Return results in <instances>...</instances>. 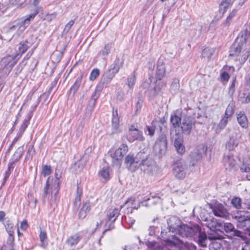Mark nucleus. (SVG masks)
Listing matches in <instances>:
<instances>
[{"label":"nucleus","mask_w":250,"mask_h":250,"mask_svg":"<svg viewBox=\"0 0 250 250\" xmlns=\"http://www.w3.org/2000/svg\"><path fill=\"white\" fill-rule=\"evenodd\" d=\"M178 232L183 237L197 239L198 244L202 247L207 246L208 238L211 240H214L222 239L223 238L221 235L218 234L216 232L212 234H209L207 236L206 233L202 231L200 227L197 225L189 226L185 224H182Z\"/></svg>","instance_id":"f257e3e1"},{"label":"nucleus","mask_w":250,"mask_h":250,"mask_svg":"<svg viewBox=\"0 0 250 250\" xmlns=\"http://www.w3.org/2000/svg\"><path fill=\"white\" fill-rule=\"evenodd\" d=\"M250 55V45L246 41V35H239L229 50V60L237 64L244 63Z\"/></svg>","instance_id":"f03ea898"},{"label":"nucleus","mask_w":250,"mask_h":250,"mask_svg":"<svg viewBox=\"0 0 250 250\" xmlns=\"http://www.w3.org/2000/svg\"><path fill=\"white\" fill-rule=\"evenodd\" d=\"M119 214V209L114 208H111L105 212L99 214L97 216V228L104 224L105 229L103 233L104 234L107 230L114 228V223Z\"/></svg>","instance_id":"7ed1b4c3"},{"label":"nucleus","mask_w":250,"mask_h":250,"mask_svg":"<svg viewBox=\"0 0 250 250\" xmlns=\"http://www.w3.org/2000/svg\"><path fill=\"white\" fill-rule=\"evenodd\" d=\"M19 54L9 55L3 57L0 60V71L4 74H8L17 63L19 58Z\"/></svg>","instance_id":"20e7f679"},{"label":"nucleus","mask_w":250,"mask_h":250,"mask_svg":"<svg viewBox=\"0 0 250 250\" xmlns=\"http://www.w3.org/2000/svg\"><path fill=\"white\" fill-rule=\"evenodd\" d=\"M128 151V147L126 145L122 144L116 149L110 150V156L113 165L120 167L124 156Z\"/></svg>","instance_id":"39448f33"},{"label":"nucleus","mask_w":250,"mask_h":250,"mask_svg":"<svg viewBox=\"0 0 250 250\" xmlns=\"http://www.w3.org/2000/svg\"><path fill=\"white\" fill-rule=\"evenodd\" d=\"M143 158H145V153L142 152L138 153L135 157L128 154L125 158V163L131 170L134 171L139 167Z\"/></svg>","instance_id":"423d86ee"},{"label":"nucleus","mask_w":250,"mask_h":250,"mask_svg":"<svg viewBox=\"0 0 250 250\" xmlns=\"http://www.w3.org/2000/svg\"><path fill=\"white\" fill-rule=\"evenodd\" d=\"M187 166L185 163L181 160L175 161L172 167L173 173L175 177L178 179H183L186 176Z\"/></svg>","instance_id":"0eeeda50"},{"label":"nucleus","mask_w":250,"mask_h":250,"mask_svg":"<svg viewBox=\"0 0 250 250\" xmlns=\"http://www.w3.org/2000/svg\"><path fill=\"white\" fill-rule=\"evenodd\" d=\"M126 138L130 142H133L135 141H143L145 140V137L143 136L142 131L138 129L134 125L129 126L128 131L126 134Z\"/></svg>","instance_id":"6e6552de"},{"label":"nucleus","mask_w":250,"mask_h":250,"mask_svg":"<svg viewBox=\"0 0 250 250\" xmlns=\"http://www.w3.org/2000/svg\"><path fill=\"white\" fill-rule=\"evenodd\" d=\"M25 29V26L21 23L20 21H16L9 26L6 33L10 37V40L15 36H19Z\"/></svg>","instance_id":"1a4fd4ad"},{"label":"nucleus","mask_w":250,"mask_h":250,"mask_svg":"<svg viewBox=\"0 0 250 250\" xmlns=\"http://www.w3.org/2000/svg\"><path fill=\"white\" fill-rule=\"evenodd\" d=\"M167 148V140L166 136L164 135H161L156 141L154 149L157 154H164Z\"/></svg>","instance_id":"9d476101"},{"label":"nucleus","mask_w":250,"mask_h":250,"mask_svg":"<svg viewBox=\"0 0 250 250\" xmlns=\"http://www.w3.org/2000/svg\"><path fill=\"white\" fill-rule=\"evenodd\" d=\"M195 120L190 117L184 118L181 124L182 132L185 134L189 135L195 126Z\"/></svg>","instance_id":"9b49d317"},{"label":"nucleus","mask_w":250,"mask_h":250,"mask_svg":"<svg viewBox=\"0 0 250 250\" xmlns=\"http://www.w3.org/2000/svg\"><path fill=\"white\" fill-rule=\"evenodd\" d=\"M139 167L144 172L151 173L155 168L154 162L151 159H147L145 154V158L142 159Z\"/></svg>","instance_id":"f8f14e48"},{"label":"nucleus","mask_w":250,"mask_h":250,"mask_svg":"<svg viewBox=\"0 0 250 250\" xmlns=\"http://www.w3.org/2000/svg\"><path fill=\"white\" fill-rule=\"evenodd\" d=\"M223 163L226 169L228 170L231 171L236 169V162L232 154L225 155Z\"/></svg>","instance_id":"ddd939ff"},{"label":"nucleus","mask_w":250,"mask_h":250,"mask_svg":"<svg viewBox=\"0 0 250 250\" xmlns=\"http://www.w3.org/2000/svg\"><path fill=\"white\" fill-rule=\"evenodd\" d=\"M182 243V241L176 237L171 239H168L166 241V246L161 248H155L154 250H175L177 245Z\"/></svg>","instance_id":"4468645a"},{"label":"nucleus","mask_w":250,"mask_h":250,"mask_svg":"<svg viewBox=\"0 0 250 250\" xmlns=\"http://www.w3.org/2000/svg\"><path fill=\"white\" fill-rule=\"evenodd\" d=\"M167 229L169 232H177L182 223L177 217L172 216L167 220Z\"/></svg>","instance_id":"2eb2a0df"},{"label":"nucleus","mask_w":250,"mask_h":250,"mask_svg":"<svg viewBox=\"0 0 250 250\" xmlns=\"http://www.w3.org/2000/svg\"><path fill=\"white\" fill-rule=\"evenodd\" d=\"M205 151L206 149L203 145L198 146L190 155L191 160L193 162H196L200 160Z\"/></svg>","instance_id":"dca6fc26"},{"label":"nucleus","mask_w":250,"mask_h":250,"mask_svg":"<svg viewBox=\"0 0 250 250\" xmlns=\"http://www.w3.org/2000/svg\"><path fill=\"white\" fill-rule=\"evenodd\" d=\"M237 219L238 221L239 222V225L244 228V229L247 231L246 233L250 235V217L248 216L240 215L235 216Z\"/></svg>","instance_id":"f3484780"},{"label":"nucleus","mask_w":250,"mask_h":250,"mask_svg":"<svg viewBox=\"0 0 250 250\" xmlns=\"http://www.w3.org/2000/svg\"><path fill=\"white\" fill-rule=\"evenodd\" d=\"M239 168L242 172L246 173V178L248 180H250V156L243 159Z\"/></svg>","instance_id":"a211bd4d"},{"label":"nucleus","mask_w":250,"mask_h":250,"mask_svg":"<svg viewBox=\"0 0 250 250\" xmlns=\"http://www.w3.org/2000/svg\"><path fill=\"white\" fill-rule=\"evenodd\" d=\"M51 193L52 194L54 193L55 195L57 193H55V184H53L50 178H48L46 182L45 186L44 188V191L42 194L43 198L44 199L48 198L49 195Z\"/></svg>","instance_id":"6ab92c4d"},{"label":"nucleus","mask_w":250,"mask_h":250,"mask_svg":"<svg viewBox=\"0 0 250 250\" xmlns=\"http://www.w3.org/2000/svg\"><path fill=\"white\" fill-rule=\"evenodd\" d=\"M214 214L218 217H226L228 216V212L223 205L216 204L212 208Z\"/></svg>","instance_id":"aec40b11"},{"label":"nucleus","mask_w":250,"mask_h":250,"mask_svg":"<svg viewBox=\"0 0 250 250\" xmlns=\"http://www.w3.org/2000/svg\"><path fill=\"white\" fill-rule=\"evenodd\" d=\"M240 138L239 134H232L226 144V147L229 150H233L238 146Z\"/></svg>","instance_id":"412c9836"},{"label":"nucleus","mask_w":250,"mask_h":250,"mask_svg":"<svg viewBox=\"0 0 250 250\" xmlns=\"http://www.w3.org/2000/svg\"><path fill=\"white\" fill-rule=\"evenodd\" d=\"M112 129L113 133H118L121 131L120 128L119 117L117 110L113 112Z\"/></svg>","instance_id":"4be33fe9"},{"label":"nucleus","mask_w":250,"mask_h":250,"mask_svg":"<svg viewBox=\"0 0 250 250\" xmlns=\"http://www.w3.org/2000/svg\"><path fill=\"white\" fill-rule=\"evenodd\" d=\"M237 120L239 125L243 128L248 127V120L245 113L240 111L237 114Z\"/></svg>","instance_id":"5701e85b"},{"label":"nucleus","mask_w":250,"mask_h":250,"mask_svg":"<svg viewBox=\"0 0 250 250\" xmlns=\"http://www.w3.org/2000/svg\"><path fill=\"white\" fill-rule=\"evenodd\" d=\"M166 75V67L162 62H159L155 73V78L162 80Z\"/></svg>","instance_id":"b1692460"},{"label":"nucleus","mask_w":250,"mask_h":250,"mask_svg":"<svg viewBox=\"0 0 250 250\" xmlns=\"http://www.w3.org/2000/svg\"><path fill=\"white\" fill-rule=\"evenodd\" d=\"M234 0H222L219 4V11L222 16L225 14L228 9L230 7Z\"/></svg>","instance_id":"393cba45"},{"label":"nucleus","mask_w":250,"mask_h":250,"mask_svg":"<svg viewBox=\"0 0 250 250\" xmlns=\"http://www.w3.org/2000/svg\"><path fill=\"white\" fill-rule=\"evenodd\" d=\"M174 146L180 155H183L185 152V148L183 145V139L178 137L174 141Z\"/></svg>","instance_id":"a878e982"},{"label":"nucleus","mask_w":250,"mask_h":250,"mask_svg":"<svg viewBox=\"0 0 250 250\" xmlns=\"http://www.w3.org/2000/svg\"><path fill=\"white\" fill-rule=\"evenodd\" d=\"M81 238V236L79 234L76 233L68 237L66 240V243L68 246L72 247L73 246L76 245L79 243Z\"/></svg>","instance_id":"bb28decb"},{"label":"nucleus","mask_w":250,"mask_h":250,"mask_svg":"<svg viewBox=\"0 0 250 250\" xmlns=\"http://www.w3.org/2000/svg\"><path fill=\"white\" fill-rule=\"evenodd\" d=\"M216 48L211 47H206L202 51V57L206 58L208 60L211 59V57L215 53Z\"/></svg>","instance_id":"cd10ccee"},{"label":"nucleus","mask_w":250,"mask_h":250,"mask_svg":"<svg viewBox=\"0 0 250 250\" xmlns=\"http://www.w3.org/2000/svg\"><path fill=\"white\" fill-rule=\"evenodd\" d=\"M38 13V10L36 9L33 13H31L28 16H27L24 20L20 21L21 23H22V25H25L26 28L30 24V21L35 18Z\"/></svg>","instance_id":"c85d7f7f"},{"label":"nucleus","mask_w":250,"mask_h":250,"mask_svg":"<svg viewBox=\"0 0 250 250\" xmlns=\"http://www.w3.org/2000/svg\"><path fill=\"white\" fill-rule=\"evenodd\" d=\"M91 204L89 201L85 202L79 212V217L84 218L90 210Z\"/></svg>","instance_id":"c756f323"},{"label":"nucleus","mask_w":250,"mask_h":250,"mask_svg":"<svg viewBox=\"0 0 250 250\" xmlns=\"http://www.w3.org/2000/svg\"><path fill=\"white\" fill-rule=\"evenodd\" d=\"M208 227L210 229L218 230L220 228L223 227V222H220L215 219H212L209 220L208 223Z\"/></svg>","instance_id":"7c9ffc66"},{"label":"nucleus","mask_w":250,"mask_h":250,"mask_svg":"<svg viewBox=\"0 0 250 250\" xmlns=\"http://www.w3.org/2000/svg\"><path fill=\"white\" fill-rule=\"evenodd\" d=\"M180 87L179 79L176 78H174L170 85V91L173 94H176L179 92Z\"/></svg>","instance_id":"2f4dec72"},{"label":"nucleus","mask_w":250,"mask_h":250,"mask_svg":"<svg viewBox=\"0 0 250 250\" xmlns=\"http://www.w3.org/2000/svg\"><path fill=\"white\" fill-rule=\"evenodd\" d=\"M116 73L110 68L106 71L103 76L104 82L106 83L110 82L114 78Z\"/></svg>","instance_id":"473e14b6"},{"label":"nucleus","mask_w":250,"mask_h":250,"mask_svg":"<svg viewBox=\"0 0 250 250\" xmlns=\"http://www.w3.org/2000/svg\"><path fill=\"white\" fill-rule=\"evenodd\" d=\"M155 86L153 88L155 93H158L161 90L162 88L166 85V82L162 80L156 79Z\"/></svg>","instance_id":"72a5a7b5"},{"label":"nucleus","mask_w":250,"mask_h":250,"mask_svg":"<svg viewBox=\"0 0 250 250\" xmlns=\"http://www.w3.org/2000/svg\"><path fill=\"white\" fill-rule=\"evenodd\" d=\"M39 237L41 242V246L43 248L46 247L48 245V238L46 231L41 230Z\"/></svg>","instance_id":"f704fd0d"},{"label":"nucleus","mask_w":250,"mask_h":250,"mask_svg":"<svg viewBox=\"0 0 250 250\" xmlns=\"http://www.w3.org/2000/svg\"><path fill=\"white\" fill-rule=\"evenodd\" d=\"M134 202L135 199L133 197H130L128 198V200H126L124 204V205L127 206V209H131L130 213L132 212V209H137L140 207V205H138L137 206H134ZM128 212H129V210H128Z\"/></svg>","instance_id":"c9c22d12"},{"label":"nucleus","mask_w":250,"mask_h":250,"mask_svg":"<svg viewBox=\"0 0 250 250\" xmlns=\"http://www.w3.org/2000/svg\"><path fill=\"white\" fill-rule=\"evenodd\" d=\"M234 111L235 103L232 101L229 102L227 106L225 111V115L230 118L233 114Z\"/></svg>","instance_id":"e433bc0d"},{"label":"nucleus","mask_w":250,"mask_h":250,"mask_svg":"<svg viewBox=\"0 0 250 250\" xmlns=\"http://www.w3.org/2000/svg\"><path fill=\"white\" fill-rule=\"evenodd\" d=\"M62 176V172L59 169H56L55 171V178L56 180H55V193H58L59 190V187L60 185V181L59 179L61 178Z\"/></svg>","instance_id":"4c0bfd02"},{"label":"nucleus","mask_w":250,"mask_h":250,"mask_svg":"<svg viewBox=\"0 0 250 250\" xmlns=\"http://www.w3.org/2000/svg\"><path fill=\"white\" fill-rule=\"evenodd\" d=\"M30 46L31 44L28 45L27 41L21 42L19 47V54L24 53Z\"/></svg>","instance_id":"58836bf2"},{"label":"nucleus","mask_w":250,"mask_h":250,"mask_svg":"<svg viewBox=\"0 0 250 250\" xmlns=\"http://www.w3.org/2000/svg\"><path fill=\"white\" fill-rule=\"evenodd\" d=\"M99 175L103 177L105 180H107L110 178L109 172L108 170V168L107 167H103L100 171H99Z\"/></svg>","instance_id":"ea45409f"},{"label":"nucleus","mask_w":250,"mask_h":250,"mask_svg":"<svg viewBox=\"0 0 250 250\" xmlns=\"http://www.w3.org/2000/svg\"><path fill=\"white\" fill-rule=\"evenodd\" d=\"M181 120V118L176 115H171L170 118V122L175 128L179 126Z\"/></svg>","instance_id":"a19ab883"},{"label":"nucleus","mask_w":250,"mask_h":250,"mask_svg":"<svg viewBox=\"0 0 250 250\" xmlns=\"http://www.w3.org/2000/svg\"><path fill=\"white\" fill-rule=\"evenodd\" d=\"M122 65V62H120V60H116L114 63L110 66V68L116 74L119 71Z\"/></svg>","instance_id":"79ce46f5"},{"label":"nucleus","mask_w":250,"mask_h":250,"mask_svg":"<svg viewBox=\"0 0 250 250\" xmlns=\"http://www.w3.org/2000/svg\"><path fill=\"white\" fill-rule=\"evenodd\" d=\"M111 47L112 45L110 43L105 44L101 51L102 56L104 57L107 56L109 54Z\"/></svg>","instance_id":"37998d69"},{"label":"nucleus","mask_w":250,"mask_h":250,"mask_svg":"<svg viewBox=\"0 0 250 250\" xmlns=\"http://www.w3.org/2000/svg\"><path fill=\"white\" fill-rule=\"evenodd\" d=\"M236 12L237 10H236L235 9H233L229 13V15L227 17L225 22V24L226 26H229L231 23L232 19L235 17Z\"/></svg>","instance_id":"c03bdc74"},{"label":"nucleus","mask_w":250,"mask_h":250,"mask_svg":"<svg viewBox=\"0 0 250 250\" xmlns=\"http://www.w3.org/2000/svg\"><path fill=\"white\" fill-rule=\"evenodd\" d=\"M5 229L6 230V231L8 233L9 235L14 234V226L13 224L11 223L9 221H7L5 225Z\"/></svg>","instance_id":"a18cd8bd"},{"label":"nucleus","mask_w":250,"mask_h":250,"mask_svg":"<svg viewBox=\"0 0 250 250\" xmlns=\"http://www.w3.org/2000/svg\"><path fill=\"white\" fill-rule=\"evenodd\" d=\"M229 118V117L224 115V117L221 120L218 124V127L220 129H223L226 127L228 123Z\"/></svg>","instance_id":"49530a36"},{"label":"nucleus","mask_w":250,"mask_h":250,"mask_svg":"<svg viewBox=\"0 0 250 250\" xmlns=\"http://www.w3.org/2000/svg\"><path fill=\"white\" fill-rule=\"evenodd\" d=\"M136 77L134 74H131L127 78V84L129 88H132L135 84Z\"/></svg>","instance_id":"de8ad7c7"},{"label":"nucleus","mask_w":250,"mask_h":250,"mask_svg":"<svg viewBox=\"0 0 250 250\" xmlns=\"http://www.w3.org/2000/svg\"><path fill=\"white\" fill-rule=\"evenodd\" d=\"M226 232L232 231L234 229L233 225L230 223H223V227Z\"/></svg>","instance_id":"09e8293b"},{"label":"nucleus","mask_w":250,"mask_h":250,"mask_svg":"<svg viewBox=\"0 0 250 250\" xmlns=\"http://www.w3.org/2000/svg\"><path fill=\"white\" fill-rule=\"evenodd\" d=\"M231 204L236 208H240L241 207V199L238 197H235L233 198L231 200Z\"/></svg>","instance_id":"8fccbe9b"},{"label":"nucleus","mask_w":250,"mask_h":250,"mask_svg":"<svg viewBox=\"0 0 250 250\" xmlns=\"http://www.w3.org/2000/svg\"><path fill=\"white\" fill-rule=\"evenodd\" d=\"M100 74V71L98 69H94L91 72L90 75L89 76V80L90 81H94Z\"/></svg>","instance_id":"3c124183"},{"label":"nucleus","mask_w":250,"mask_h":250,"mask_svg":"<svg viewBox=\"0 0 250 250\" xmlns=\"http://www.w3.org/2000/svg\"><path fill=\"white\" fill-rule=\"evenodd\" d=\"M23 152V147H19L15 151L14 156L16 157V160H19L22 156Z\"/></svg>","instance_id":"603ef678"},{"label":"nucleus","mask_w":250,"mask_h":250,"mask_svg":"<svg viewBox=\"0 0 250 250\" xmlns=\"http://www.w3.org/2000/svg\"><path fill=\"white\" fill-rule=\"evenodd\" d=\"M82 77H83V75H82L80 77H78L77 78V79L75 81V83L73 84L71 89L73 88V89H75L76 90H77L78 89V88L80 87V84L81 83L82 80Z\"/></svg>","instance_id":"864d4df0"},{"label":"nucleus","mask_w":250,"mask_h":250,"mask_svg":"<svg viewBox=\"0 0 250 250\" xmlns=\"http://www.w3.org/2000/svg\"><path fill=\"white\" fill-rule=\"evenodd\" d=\"M51 172V167L49 166H43L42 168V173L44 176L49 175Z\"/></svg>","instance_id":"5fc2aeb1"},{"label":"nucleus","mask_w":250,"mask_h":250,"mask_svg":"<svg viewBox=\"0 0 250 250\" xmlns=\"http://www.w3.org/2000/svg\"><path fill=\"white\" fill-rule=\"evenodd\" d=\"M12 165V164H8V169L5 171V173L4 174V178H3V184L6 181V180H7V179L8 178L9 175L11 174Z\"/></svg>","instance_id":"6e6d98bb"},{"label":"nucleus","mask_w":250,"mask_h":250,"mask_svg":"<svg viewBox=\"0 0 250 250\" xmlns=\"http://www.w3.org/2000/svg\"><path fill=\"white\" fill-rule=\"evenodd\" d=\"M146 132H148V135L150 136H153L155 132V127L153 126H147L146 127Z\"/></svg>","instance_id":"4d7b16f0"},{"label":"nucleus","mask_w":250,"mask_h":250,"mask_svg":"<svg viewBox=\"0 0 250 250\" xmlns=\"http://www.w3.org/2000/svg\"><path fill=\"white\" fill-rule=\"evenodd\" d=\"M235 82H236V78H235L233 80V81L231 83V84L229 88V93L231 95H233L235 92Z\"/></svg>","instance_id":"13d9d810"},{"label":"nucleus","mask_w":250,"mask_h":250,"mask_svg":"<svg viewBox=\"0 0 250 250\" xmlns=\"http://www.w3.org/2000/svg\"><path fill=\"white\" fill-rule=\"evenodd\" d=\"M221 81H223L225 82H228L230 76L229 74L226 72H223L220 75Z\"/></svg>","instance_id":"bf43d9fd"},{"label":"nucleus","mask_w":250,"mask_h":250,"mask_svg":"<svg viewBox=\"0 0 250 250\" xmlns=\"http://www.w3.org/2000/svg\"><path fill=\"white\" fill-rule=\"evenodd\" d=\"M185 250H196V247L191 243H186L185 244Z\"/></svg>","instance_id":"052dcab7"},{"label":"nucleus","mask_w":250,"mask_h":250,"mask_svg":"<svg viewBox=\"0 0 250 250\" xmlns=\"http://www.w3.org/2000/svg\"><path fill=\"white\" fill-rule=\"evenodd\" d=\"M74 21L71 20V21H69L65 25L64 29V31L66 33L68 32L69 31L70 29H71L72 26L74 24Z\"/></svg>","instance_id":"680f3d73"},{"label":"nucleus","mask_w":250,"mask_h":250,"mask_svg":"<svg viewBox=\"0 0 250 250\" xmlns=\"http://www.w3.org/2000/svg\"><path fill=\"white\" fill-rule=\"evenodd\" d=\"M100 95V92L95 90L91 96V99L93 101V104H94L96 100L99 98Z\"/></svg>","instance_id":"e2e57ef3"},{"label":"nucleus","mask_w":250,"mask_h":250,"mask_svg":"<svg viewBox=\"0 0 250 250\" xmlns=\"http://www.w3.org/2000/svg\"><path fill=\"white\" fill-rule=\"evenodd\" d=\"M27 125V124L24 123L23 124V125H22V127H23V129L18 134V136L16 137L15 139V140H18L19 139H20V138L21 137V136L23 134V133L24 131V130L25 129V128H26Z\"/></svg>","instance_id":"0e129e2a"},{"label":"nucleus","mask_w":250,"mask_h":250,"mask_svg":"<svg viewBox=\"0 0 250 250\" xmlns=\"http://www.w3.org/2000/svg\"><path fill=\"white\" fill-rule=\"evenodd\" d=\"M125 220L126 222L129 224L130 226H132V225L134 224L135 220V219L131 217L130 216L125 217Z\"/></svg>","instance_id":"69168bd1"},{"label":"nucleus","mask_w":250,"mask_h":250,"mask_svg":"<svg viewBox=\"0 0 250 250\" xmlns=\"http://www.w3.org/2000/svg\"><path fill=\"white\" fill-rule=\"evenodd\" d=\"M81 204V196L80 195H77L74 202V205L77 207L79 208Z\"/></svg>","instance_id":"338daca9"},{"label":"nucleus","mask_w":250,"mask_h":250,"mask_svg":"<svg viewBox=\"0 0 250 250\" xmlns=\"http://www.w3.org/2000/svg\"><path fill=\"white\" fill-rule=\"evenodd\" d=\"M9 238L8 240V244L11 246V248L13 247L14 245V237L13 236V234H11V235H9Z\"/></svg>","instance_id":"774afa93"}]
</instances>
